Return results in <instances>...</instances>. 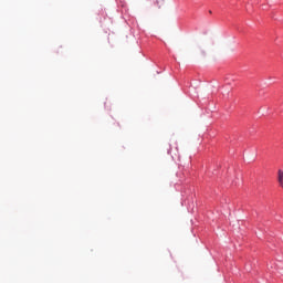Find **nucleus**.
<instances>
[{
	"label": "nucleus",
	"instance_id": "f257e3e1",
	"mask_svg": "<svg viewBox=\"0 0 283 283\" xmlns=\"http://www.w3.org/2000/svg\"><path fill=\"white\" fill-rule=\"evenodd\" d=\"M279 185L283 189V170L279 169V176H277Z\"/></svg>",
	"mask_w": 283,
	"mask_h": 283
}]
</instances>
